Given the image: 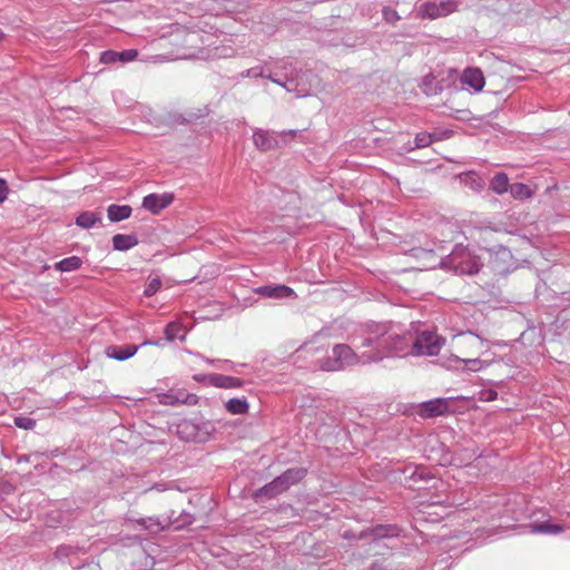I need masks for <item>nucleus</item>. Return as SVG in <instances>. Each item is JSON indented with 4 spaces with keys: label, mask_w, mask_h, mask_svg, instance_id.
<instances>
[{
    "label": "nucleus",
    "mask_w": 570,
    "mask_h": 570,
    "mask_svg": "<svg viewBox=\"0 0 570 570\" xmlns=\"http://www.w3.org/2000/svg\"><path fill=\"white\" fill-rule=\"evenodd\" d=\"M444 341L432 331L420 334L407 332L400 323H373L368 325V337L365 345L376 344V352L364 354L365 361H381L385 357L405 355H438Z\"/></svg>",
    "instance_id": "nucleus-1"
},
{
    "label": "nucleus",
    "mask_w": 570,
    "mask_h": 570,
    "mask_svg": "<svg viewBox=\"0 0 570 570\" xmlns=\"http://www.w3.org/2000/svg\"><path fill=\"white\" fill-rule=\"evenodd\" d=\"M367 337L368 334L363 338L362 347H370V350L363 351L360 355L346 344H336L332 348L331 354L324 355L323 348L320 346H315L314 343H305L292 355L293 364L297 367L311 370L318 367L323 371H340L357 362L363 364L371 363L372 361L364 360V354L376 352V344L365 345L364 343Z\"/></svg>",
    "instance_id": "nucleus-2"
},
{
    "label": "nucleus",
    "mask_w": 570,
    "mask_h": 570,
    "mask_svg": "<svg viewBox=\"0 0 570 570\" xmlns=\"http://www.w3.org/2000/svg\"><path fill=\"white\" fill-rule=\"evenodd\" d=\"M481 266L482 263L480 258L473 255L471 250L462 244H456L451 253L444 256L440 262L441 268L461 275L476 274Z\"/></svg>",
    "instance_id": "nucleus-3"
},
{
    "label": "nucleus",
    "mask_w": 570,
    "mask_h": 570,
    "mask_svg": "<svg viewBox=\"0 0 570 570\" xmlns=\"http://www.w3.org/2000/svg\"><path fill=\"white\" fill-rule=\"evenodd\" d=\"M307 474V469L302 466L289 468L273 481L265 484L256 492V498L272 499L287 491L292 485L301 482Z\"/></svg>",
    "instance_id": "nucleus-4"
},
{
    "label": "nucleus",
    "mask_w": 570,
    "mask_h": 570,
    "mask_svg": "<svg viewBox=\"0 0 570 570\" xmlns=\"http://www.w3.org/2000/svg\"><path fill=\"white\" fill-rule=\"evenodd\" d=\"M216 431L210 421H197L184 419L177 424V435L187 442L204 443L208 441Z\"/></svg>",
    "instance_id": "nucleus-5"
},
{
    "label": "nucleus",
    "mask_w": 570,
    "mask_h": 570,
    "mask_svg": "<svg viewBox=\"0 0 570 570\" xmlns=\"http://www.w3.org/2000/svg\"><path fill=\"white\" fill-rule=\"evenodd\" d=\"M242 76L248 78L264 77L283 87L284 89H286V91L295 92L298 97H304L307 95V89L305 88V86L301 85L297 77H294L293 75H291V77H279L277 75L272 73L265 75L263 67L256 66L242 72Z\"/></svg>",
    "instance_id": "nucleus-6"
},
{
    "label": "nucleus",
    "mask_w": 570,
    "mask_h": 570,
    "mask_svg": "<svg viewBox=\"0 0 570 570\" xmlns=\"http://www.w3.org/2000/svg\"><path fill=\"white\" fill-rule=\"evenodd\" d=\"M458 9V3L454 0H442L440 2L426 1L419 8V14L422 18L436 19L448 16Z\"/></svg>",
    "instance_id": "nucleus-7"
},
{
    "label": "nucleus",
    "mask_w": 570,
    "mask_h": 570,
    "mask_svg": "<svg viewBox=\"0 0 570 570\" xmlns=\"http://www.w3.org/2000/svg\"><path fill=\"white\" fill-rule=\"evenodd\" d=\"M450 397H436L419 405L417 414L424 419H432L446 414L450 411Z\"/></svg>",
    "instance_id": "nucleus-8"
},
{
    "label": "nucleus",
    "mask_w": 570,
    "mask_h": 570,
    "mask_svg": "<svg viewBox=\"0 0 570 570\" xmlns=\"http://www.w3.org/2000/svg\"><path fill=\"white\" fill-rule=\"evenodd\" d=\"M254 293L272 299L296 298L294 289L285 284H267L254 288Z\"/></svg>",
    "instance_id": "nucleus-9"
},
{
    "label": "nucleus",
    "mask_w": 570,
    "mask_h": 570,
    "mask_svg": "<svg viewBox=\"0 0 570 570\" xmlns=\"http://www.w3.org/2000/svg\"><path fill=\"white\" fill-rule=\"evenodd\" d=\"M490 363L476 357L462 358L459 356H451L446 361V367L455 371H469V372H479L482 368L489 366Z\"/></svg>",
    "instance_id": "nucleus-10"
},
{
    "label": "nucleus",
    "mask_w": 570,
    "mask_h": 570,
    "mask_svg": "<svg viewBox=\"0 0 570 570\" xmlns=\"http://www.w3.org/2000/svg\"><path fill=\"white\" fill-rule=\"evenodd\" d=\"M174 200V195L169 193L164 194H148L142 198V208L153 215L159 214L163 209L167 208Z\"/></svg>",
    "instance_id": "nucleus-11"
},
{
    "label": "nucleus",
    "mask_w": 570,
    "mask_h": 570,
    "mask_svg": "<svg viewBox=\"0 0 570 570\" xmlns=\"http://www.w3.org/2000/svg\"><path fill=\"white\" fill-rule=\"evenodd\" d=\"M137 56L138 51L136 49H126L122 51L105 50L100 53V62L104 65L126 63L134 61Z\"/></svg>",
    "instance_id": "nucleus-12"
},
{
    "label": "nucleus",
    "mask_w": 570,
    "mask_h": 570,
    "mask_svg": "<svg viewBox=\"0 0 570 570\" xmlns=\"http://www.w3.org/2000/svg\"><path fill=\"white\" fill-rule=\"evenodd\" d=\"M461 82L468 86L472 92H480L485 85L483 72L480 68L469 67L461 75Z\"/></svg>",
    "instance_id": "nucleus-13"
},
{
    "label": "nucleus",
    "mask_w": 570,
    "mask_h": 570,
    "mask_svg": "<svg viewBox=\"0 0 570 570\" xmlns=\"http://www.w3.org/2000/svg\"><path fill=\"white\" fill-rule=\"evenodd\" d=\"M139 350V345L125 344V345H110L105 350V354L108 358L124 362L136 355Z\"/></svg>",
    "instance_id": "nucleus-14"
},
{
    "label": "nucleus",
    "mask_w": 570,
    "mask_h": 570,
    "mask_svg": "<svg viewBox=\"0 0 570 570\" xmlns=\"http://www.w3.org/2000/svg\"><path fill=\"white\" fill-rule=\"evenodd\" d=\"M207 380V384L218 389H239L243 386V381L238 377L228 376L218 373H209L204 376Z\"/></svg>",
    "instance_id": "nucleus-15"
},
{
    "label": "nucleus",
    "mask_w": 570,
    "mask_h": 570,
    "mask_svg": "<svg viewBox=\"0 0 570 570\" xmlns=\"http://www.w3.org/2000/svg\"><path fill=\"white\" fill-rule=\"evenodd\" d=\"M253 142L261 151H269L278 146V141L273 134L259 128L253 132Z\"/></svg>",
    "instance_id": "nucleus-16"
},
{
    "label": "nucleus",
    "mask_w": 570,
    "mask_h": 570,
    "mask_svg": "<svg viewBox=\"0 0 570 570\" xmlns=\"http://www.w3.org/2000/svg\"><path fill=\"white\" fill-rule=\"evenodd\" d=\"M404 481L412 482L410 487L414 485L417 481H428L432 479L426 468L419 465H406L403 470Z\"/></svg>",
    "instance_id": "nucleus-17"
},
{
    "label": "nucleus",
    "mask_w": 570,
    "mask_h": 570,
    "mask_svg": "<svg viewBox=\"0 0 570 570\" xmlns=\"http://www.w3.org/2000/svg\"><path fill=\"white\" fill-rule=\"evenodd\" d=\"M164 334L166 342L171 343L175 340L185 341L187 332L181 322L173 321L165 326Z\"/></svg>",
    "instance_id": "nucleus-18"
},
{
    "label": "nucleus",
    "mask_w": 570,
    "mask_h": 570,
    "mask_svg": "<svg viewBox=\"0 0 570 570\" xmlns=\"http://www.w3.org/2000/svg\"><path fill=\"white\" fill-rule=\"evenodd\" d=\"M138 244V238L135 234H116L112 237V246L115 250L127 252Z\"/></svg>",
    "instance_id": "nucleus-19"
},
{
    "label": "nucleus",
    "mask_w": 570,
    "mask_h": 570,
    "mask_svg": "<svg viewBox=\"0 0 570 570\" xmlns=\"http://www.w3.org/2000/svg\"><path fill=\"white\" fill-rule=\"evenodd\" d=\"M460 336L462 337L463 342L472 347L474 353L478 355L489 350L488 341L481 338L479 335L472 333L471 331L461 333Z\"/></svg>",
    "instance_id": "nucleus-20"
},
{
    "label": "nucleus",
    "mask_w": 570,
    "mask_h": 570,
    "mask_svg": "<svg viewBox=\"0 0 570 570\" xmlns=\"http://www.w3.org/2000/svg\"><path fill=\"white\" fill-rule=\"evenodd\" d=\"M401 532V528L396 524H377L371 530L372 537L375 540L400 537Z\"/></svg>",
    "instance_id": "nucleus-21"
},
{
    "label": "nucleus",
    "mask_w": 570,
    "mask_h": 570,
    "mask_svg": "<svg viewBox=\"0 0 570 570\" xmlns=\"http://www.w3.org/2000/svg\"><path fill=\"white\" fill-rule=\"evenodd\" d=\"M131 207L129 205H109L107 208L108 219L112 223L125 220L131 215Z\"/></svg>",
    "instance_id": "nucleus-22"
},
{
    "label": "nucleus",
    "mask_w": 570,
    "mask_h": 570,
    "mask_svg": "<svg viewBox=\"0 0 570 570\" xmlns=\"http://www.w3.org/2000/svg\"><path fill=\"white\" fill-rule=\"evenodd\" d=\"M459 178L465 186L474 191H481L485 186L483 178L475 171L462 173Z\"/></svg>",
    "instance_id": "nucleus-23"
},
{
    "label": "nucleus",
    "mask_w": 570,
    "mask_h": 570,
    "mask_svg": "<svg viewBox=\"0 0 570 570\" xmlns=\"http://www.w3.org/2000/svg\"><path fill=\"white\" fill-rule=\"evenodd\" d=\"M82 266V259L78 256H70L55 263L53 268L61 273L78 271Z\"/></svg>",
    "instance_id": "nucleus-24"
},
{
    "label": "nucleus",
    "mask_w": 570,
    "mask_h": 570,
    "mask_svg": "<svg viewBox=\"0 0 570 570\" xmlns=\"http://www.w3.org/2000/svg\"><path fill=\"white\" fill-rule=\"evenodd\" d=\"M101 222V216L96 212H82L76 218V225L89 229Z\"/></svg>",
    "instance_id": "nucleus-25"
},
{
    "label": "nucleus",
    "mask_w": 570,
    "mask_h": 570,
    "mask_svg": "<svg viewBox=\"0 0 570 570\" xmlns=\"http://www.w3.org/2000/svg\"><path fill=\"white\" fill-rule=\"evenodd\" d=\"M564 527L561 524H554L550 522H540L530 524L531 533H541V534H559L563 532Z\"/></svg>",
    "instance_id": "nucleus-26"
},
{
    "label": "nucleus",
    "mask_w": 570,
    "mask_h": 570,
    "mask_svg": "<svg viewBox=\"0 0 570 570\" xmlns=\"http://www.w3.org/2000/svg\"><path fill=\"white\" fill-rule=\"evenodd\" d=\"M225 409L234 415L245 414L248 412L249 404L245 397H232L225 403Z\"/></svg>",
    "instance_id": "nucleus-27"
},
{
    "label": "nucleus",
    "mask_w": 570,
    "mask_h": 570,
    "mask_svg": "<svg viewBox=\"0 0 570 570\" xmlns=\"http://www.w3.org/2000/svg\"><path fill=\"white\" fill-rule=\"evenodd\" d=\"M509 178L504 173L497 174L490 181V188L501 195L510 188Z\"/></svg>",
    "instance_id": "nucleus-28"
},
{
    "label": "nucleus",
    "mask_w": 570,
    "mask_h": 570,
    "mask_svg": "<svg viewBox=\"0 0 570 570\" xmlns=\"http://www.w3.org/2000/svg\"><path fill=\"white\" fill-rule=\"evenodd\" d=\"M455 455L454 460L462 465H468L481 456L473 448H462L456 451Z\"/></svg>",
    "instance_id": "nucleus-29"
},
{
    "label": "nucleus",
    "mask_w": 570,
    "mask_h": 570,
    "mask_svg": "<svg viewBox=\"0 0 570 570\" xmlns=\"http://www.w3.org/2000/svg\"><path fill=\"white\" fill-rule=\"evenodd\" d=\"M422 90L426 96H435L442 91V87L439 85L435 77L429 75L423 78Z\"/></svg>",
    "instance_id": "nucleus-30"
},
{
    "label": "nucleus",
    "mask_w": 570,
    "mask_h": 570,
    "mask_svg": "<svg viewBox=\"0 0 570 570\" xmlns=\"http://www.w3.org/2000/svg\"><path fill=\"white\" fill-rule=\"evenodd\" d=\"M202 358L208 363V364H212V365H215L217 366V368L219 370H223V371H232L234 370V367H245L246 364L245 363H234L233 361H229V360H212V358H207V357H204L202 356Z\"/></svg>",
    "instance_id": "nucleus-31"
},
{
    "label": "nucleus",
    "mask_w": 570,
    "mask_h": 570,
    "mask_svg": "<svg viewBox=\"0 0 570 570\" xmlns=\"http://www.w3.org/2000/svg\"><path fill=\"white\" fill-rule=\"evenodd\" d=\"M510 193L517 199H524L532 195L530 187L522 183L512 184L510 186Z\"/></svg>",
    "instance_id": "nucleus-32"
},
{
    "label": "nucleus",
    "mask_w": 570,
    "mask_h": 570,
    "mask_svg": "<svg viewBox=\"0 0 570 570\" xmlns=\"http://www.w3.org/2000/svg\"><path fill=\"white\" fill-rule=\"evenodd\" d=\"M177 399H181L183 401L179 404H188L194 405L198 401V396L194 393H188L185 390H174Z\"/></svg>",
    "instance_id": "nucleus-33"
},
{
    "label": "nucleus",
    "mask_w": 570,
    "mask_h": 570,
    "mask_svg": "<svg viewBox=\"0 0 570 570\" xmlns=\"http://www.w3.org/2000/svg\"><path fill=\"white\" fill-rule=\"evenodd\" d=\"M158 400H159L160 404L170 405V406L178 405L179 402L183 401L181 399H177L176 397V394L174 393V390H169L166 393L159 394L158 395Z\"/></svg>",
    "instance_id": "nucleus-34"
},
{
    "label": "nucleus",
    "mask_w": 570,
    "mask_h": 570,
    "mask_svg": "<svg viewBox=\"0 0 570 570\" xmlns=\"http://www.w3.org/2000/svg\"><path fill=\"white\" fill-rule=\"evenodd\" d=\"M433 138L429 132H420L414 138V147L413 148H424L432 144Z\"/></svg>",
    "instance_id": "nucleus-35"
},
{
    "label": "nucleus",
    "mask_w": 570,
    "mask_h": 570,
    "mask_svg": "<svg viewBox=\"0 0 570 570\" xmlns=\"http://www.w3.org/2000/svg\"><path fill=\"white\" fill-rule=\"evenodd\" d=\"M78 548L77 547H72V546H60L57 548L56 550V558L60 559V560H63V559H67L69 558L71 554H75L78 552Z\"/></svg>",
    "instance_id": "nucleus-36"
},
{
    "label": "nucleus",
    "mask_w": 570,
    "mask_h": 570,
    "mask_svg": "<svg viewBox=\"0 0 570 570\" xmlns=\"http://www.w3.org/2000/svg\"><path fill=\"white\" fill-rule=\"evenodd\" d=\"M160 287H161L160 279L159 278H153L145 286L144 295L146 297H151L153 295H155L159 291Z\"/></svg>",
    "instance_id": "nucleus-37"
},
{
    "label": "nucleus",
    "mask_w": 570,
    "mask_h": 570,
    "mask_svg": "<svg viewBox=\"0 0 570 570\" xmlns=\"http://www.w3.org/2000/svg\"><path fill=\"white\" fill-rule=\"evenodd\" d=\"M14 424L23 430H32L36 426V420L29 416H17Z\"/></svg>",
    "instance_id": "nucleus-38"
},
{
    "label": "nucleus",
    "mask_w": 570,
    "mask_h": 570,
    "mask_svg": "<svg viewBox=\"0 0 570 570\" xmlns=\"http://www.w3.org/2000/svg\"><path fill=\"white\" fill-rule=\"evenodd\" d=\"M498 399V392L493 389H482L478 393V400L482 402H492Z\"/></svg>",
    "instance_id": "nucleus-39"
},
{
    "label": "nucleus",
    "mask_w": 570,
    "mask_h": 570,
    "mask_svg": "<svg viewBox=\"0 0 570 570\" xmlns=\"http://www.w3.org/2000/svg\"><path fill=\"white\" fill-rule=\"evenodd\" d=\"M137 523L149 531H158L159 529L164 528L158 521H156L153 518L139 519L137 520Z\"/></svg>",
    "instance_id": "nucleus-40"
},
{
    "label": "nucleus",
    "mask_w": 570,
    "mask_h": 570,
    "mask_svg": "<svg viewBox=\"0 0 570 570\" xmlns=\"http://www.w3.org/2000/svg\"><path fill=\"white\" fill-rule=\"evenodd\" d=\"M383 18L386 22L394 23L401 19L400 14L396 10L385 7L383 8Z\"/></svg>",
    "instance_id": "nucleus-41"
},
{
    "label": "nucleus",
    "mask_w": 570,
    "mask_h": 570,
    "mask_svg": "<svg viewBox=\"0 0 570 570\" xmlns=\"http://www.w3.org/2000/svg\"><path fill=\"white\" fill-rule=\"evenodd\" d=\"M493 233V229L490 228V227H478V228H473L470 230V237L471 238H475V235L479 234L480 237H482L484 235V239L487 238L488 235H491Z\"/></svg>",
    "instance_id": "nucleus-42"
},
{
    "label": "nucleus",
    "mask_w": 570,
    "mask_h": 570,
    "mask_svg": "<svg viewBox=\"0 0 570 570\" xmlns=\"http://www.w3.org/2000/svg\"><path fill=\"white\" fill-rule=\"evenodd\" d=\"M165 337L164 338H156V340H145L141 344H139V348L144 346H158L164 347L165 346Z\"/></svg>",
    "instance_id": "nucleus-43"
},
{
    "label": "nucleus",
    "mask_w": 570,
    "mask_h": 570,
    "mask_svg": "<svg viewBox=\"0 0 570 570\" xmlns=\"http://www.w3.org/2000/svg\"><path fill=\"white\" fill-rule=\"evenodd\" d=\"M8 197V185L3 178H0V204Z\"/></svg>",
    "instance_id": "nucleus-44"
},
{
    "label": "nucleus",
    "mask_w": 570,
    "mask_h": 570,
    "mask_svg": "<svg viewBox=\"0 0 570 570\" xmlns=\"http://www.w3.org/2000/svg\"><path fill=\"white\" fill-rule=\"evenodd\" d=\"M193 522V518L189 514H186L181 521L178 519L173 521L174 524H176V529H179L186 524H190Z\"/></svg>",
    "instance_id": "nucleus-45"
},
{
    "label": "nucleus",
    "mask_w": 570,
    "mask_h": 570,
    "mask_svg": "<svg viewBox=\"0 0 570 570\" xmlns=\"http://www.w3.org/2000/svg\"><path fill=\"white\" fill-rule=\"evenodd\" d=\"M370 570H386L385 567L380 562H373Z\"/></svg>",
    "instance_id": "nucleus-46"
},
{
    "label": "nucleus",
    "mask_w": 570,
    "mask_h": 570,
    "mask_svg": "<svg viewBox=\"0 0 570 570\" xmlns=\"http://www.w3.org/2000/svg\"><path fill=\"white\" fill-rule=\"evenodd\" d=\"M281 136H291V137H295L297 135V130H294V129H289V130H284L282 132H279Z\"/></svg>",
    "instance_id": "nucleus-47"
},
{
    "label": "nucleus",
    "mask_w": 570,
    "mask_h": 570,
    "mask_svg": "<svg viewBox=\"0 0 570 570\" xmlns=\"http://www.w3.org/2000/svg\"><path fill=\"white\" fill-rule=\"evenodd\" d=\"M151 489H155V490H157L159 492H163V491L167 490V487L164 483H155Z\"/></svg>",
    "instance_id": "nucleus-48"
},
{
    "label": "nucleus",
    "mask_w": 570,
    "mask_h": 570,
    "mask_svg": "<svg viewBox=\"0 0 570 570\" xmlns=\"http://www.w3.org/2000/svg\"><path fill=\"white\" fill-rule=\"evenodd\" d=\"M204 376H207V374H198V375H195V376H194V379H195L197 382L206 383V384H207V380H206Z\"/></svg>",
    "instance_id": "nucleus-49"
},
{
    "label": "nucleus",
    "mask_w": 570,
    "mask_h": 570,
    "mask_svg": "<svg viewBox=\"0 0 570 570\" xmlns=\"http://www.w3.org/2000/svg\"><path fill=\"white\" fill-rule=\"evenodd\" d=\"M479 246L487 249V250H492L493 248L492 247H489L488 244H481L479 243Z\"/></svg>",
    "instance_id": "nucleus-50"
},
{
    "label": "nucleus",
    "mask_w": 570,
    "mask_h": 570,
    "mask_svg": "<svg viewBox=\"0 0 570 570\" xmlns=\"http://www.w3.org/2000/svg\"><path fill=\"white\" fill-rule=\"evenodd\" d=\"M4 39V33L0 30V42Z\"/></svg>",
    "instance_id": "nucleus-51"
},
{
    "label": "nucleus",
    "mask_w": 570,
    "mask_h": 570,
    "mask_svg": "<svg viewBox=\"0 0 570 570\" xmlns=\"http://www.w3.org/2000/svg\"><path fill=\"white\" fill-rule=\"evenodd\" d=\"M239 368H240V367H234L233 372H235V373H240Z\"/></svg>",
    "instance_id": "nucleus-52"
}]
</instances>
